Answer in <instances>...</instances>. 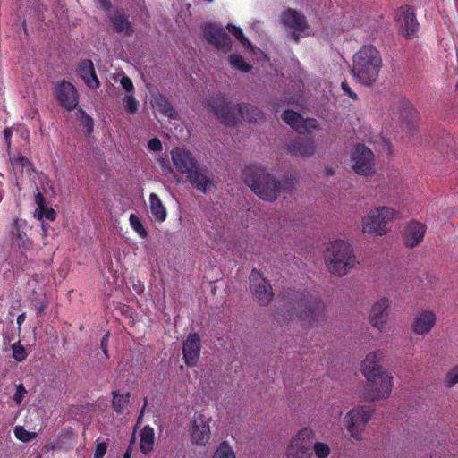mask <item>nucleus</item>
<instances>
[{
    "mask_svg": "<svg viewBox=\"0 0 458 458\" xmlns=\"http://www.w3.org/2000/svg\"><path fill=\"white\" fill-rule=\"evenodd\" d=\"M174 165L177 171L186 175L199 164L196 157L189 150L174 148L171 151Z\"/></svg>",
    "mask_w": 458,
    "mask_h": 458,
    "instance_id": "nucleus-16",
    "label": "nucleus"
},
{
    "mask_svg": "<svg viewBox=\"0 0 458 458\" xmlns=\"http://www.w3.org/2000/svg\"><path fill=\"white\" fill-rule=\"evenodd\" d=\"M107 450V444L106 442H98L96 445L93 458H103Z\"/></svg>",
    "mask_w": 458,
    "mask_h": 458,
    "instance_id": "nucleus-47",
    "label": "nucleus"
},
{
    "mask_svg": "<svg viewBox=\"0 0 458 458\" xmlns=\"http://www.w3.org/2000/svg\"><path fill=\"white\" fill-rule=\"evenodd\" d=\"M49 303L46 298L34 300L33 308L36 311L37 317H42L45 315V310L48 307Z\"/></svg>",
    "mask_w": 458,
    "mask_h": 458,
    "instance_id": "nucleus-41",
    "label": "nucleus"
},
{
    "mask_svg": "<svg viewBox=\"0 0 458 458\" xmlns=\"http://www.w3.org/2000/svg\"><path fill=\"white\" fill-rule=\"evenodd\" d=\"M229 63L233 68L242 72H249L252 69V66L247 64L243 57L238 54L230 55Z\"/></svg>",
    "mask_w": 458,
    "mask_h": 458,
    "instance_id": "nucleus-31",
    "label": "nucleus"
},
{
    "mask_svg": "<svg viewBox=\"0 0 458 458\" xmlns=\"http://www.w3.org/2000/svg\"><path fill=\"white\" fill-rule=\"evenodd\" d=\"M300 33L296 30L290 33L289 38L293 39L295 43H299L300 41Z\"/></svg>",
    "mask_w": 458,
    "mask_h": 458,
    "instance_id": "nucleus-54",
    "label": "nucleus"
},
{
    "mask_svg": "<svg viewBox=\"0 0 458 458\" xmlns=\"http://www.w3.org/2000/svg\"><path fill=\"white\" fill-rule=\"evenodd\" d=\"M155 433L150 426H145L140 431V448L145 454H148L154 445Z\"/></svg>",
    "mask_w": 458,
    "mask_h": 458,
    "instance_id": "nucleus-27",
    "label": "nucleus"
},
{
    "mask_svg": "<svg viewBox=\"0 0 458 458\" xmlns=\"http://www.w3.org/2000/svg\"><path fill=\"white\" fill-rule=\"evenodd\" d=\"M11 350L13 352V358L17 362L24 361L28 357V352L20 341L13 344L11 345Z\"/></svg>",
    "mask_w": 458,
    "mask_h": 458,
    "instance_id": "nucleus-35",
    "label": "nucleus"
},
{
    "mask_svg": "<svg viewBox=\"0 0 458 458\" xmlns=\"http://www.w3.org/2000/svg\"><path fill=\"white\" fill-rule=\"evenodd\" d=\"M26 394L27 390L24 385L22 383H20L16 386V391L14 395L13 396V399L17 404H21Z\"/></svg>",
    "mask_w": 458,
    "mask_h": 458,
    "instance_id": "nucleus-45",
    "label": "nucleus"
},
{
    "mask_svg": "<svg viewBox=\"0 0 458 458\" xmlns=\"http://www.w3.org/2000/svg\"><path fill=\"white\" fill-rule=\"evenodd\" d=\"M205 40L218 51L228 53L232 48V40L223 27L208 23L203 29Z\"/></svg>",
    "mask_w": 458,
    "mask_h": 458,
    "instance_id": "nucleus-12",
    "label": "nucleus"
},
{
    "mask_svg": "<svg viewBox=\"0 0 458 458\" xmlns=\"http://www.w3.org/2000/svg\"><path fill=\"white\" fill-rule=\"evenodd\" d=\"M109 336H110V333L106 332L100 341V348H101V351H102L106 360L109 359V353H108Z\"/></svg>",
    "mask_w": 458,
    "mask_h": 458,
    "instance_id": "nucleus-46",
    "label": "nucleus"
},
{
    "mask_svg": "<svg viewBox=\"0 0 458 458\" xmlns=\"http://www.w3.org/2000/svg\"><path fill=\"white\" fill-rule=\"evenodd\" d=\"M315 437L314 431L310 428L301 429L292 438L286 450L287 458H310L312 454L311 445Z\"/></svg>",
    "mask_w": 458,
    "mask_h": 458,
    "instance_id": "nucleus-8",
    "label": "nucleus"
},
{
    "mask_svg": "<svg viewBox=\"0 0 458 458\" xmlns=\"http://www.w3.org/2000/svg\"><path fill=\"white\" fill-rule=\"evenodd\" d=\"M383 356L380 351L373 352L361 363V371L367 379L363 396L369 402L387 398L392 392L393 377L378 365Z\"/></svg>",
    "mask_w": 458,
    "mask_h": 458,
    "instance_id": "nucleus-1",
    "label": "nucleus"
},
{
    "mask_svg": "<svg viewBox=\"0 0 458 458\" xmlns=\"http://www.w3.org/2000/svg\"><path fill=\"white\" fill-rule=\"evenodd\" d=\"M282 119L294 131L302 133L304 118L299 113L293 110H285L282 114Z\"/></svg>",
    "mask_w": 458,
    "mask_h": 458,
    "instance_id": "nucleus-28",
    "label": "nucleus"
},
{
    "mask_svg": "<svg viewBox=\"0 0 458 458\" xmlns=\"http://www.w3.org/2000/svg\"><path fill=\"white\" fill-rule=\"evenodd\" d=\"M123 106L127 113L133 114L138 111L139 102L133 95H127L123 99Z\"/></svg>",
    "mask_w": 458,
    "mask_h": 458,
    "instance_id": "nucleus-39",
    "label": "nucleus"
},
{
    "mask_svg": "<svg viewBox=\"0 0 458 458\" xmlns=\"http://www.w3.org/2000/svg\"><path fill=\"white\" fill-rule=\"evenodd\" d=\"M212 458H236V456L229 443L223 441L215 451Z\"/></svg>",
    "mask_w": 458,
    "mask_h": 458,
    "instance_id": "nucleus-33",
    "label": "nucleus"
},
{
    "mask_svg": "<svg viewBox=\"0 0 458 458\" xmlns=\"http://www.w3.org/2000/svg\"><path fill=\"white\" fill-rule=\"evenodd\" d=\"M14 435L17 439L24 443L30 442L36 437L35 433L26 430L22 426H16L14 428Z\"/></svg>",
    "mask_w": 458,
    "mask_h": 458,
    "instance_id": "nucleus-37",
    "label": "nucleus"
},
{
    "mask_svg": "<svg viewBox=\"0 0 458 458\" xmlns=\"http://www.w3.org/2000/svg\"><path fill=\"white\" fill-rule=\"evenodd\" d=\"M407 114L411 116V120H415L417 118V114L415 110L412 108L411 104L409 101L403 100L402 101V111H401V119H404V116Z\"/></svg>",
    "mask_w": 458,
    "mask_h": 458,
    "instance_id": "nucleus-42",
    "label": "nucleus"
},
{
    "mask_svg": "<svg viewBox=\"0 0 458 458\" xmlns=\"http://www.w3.org/2000/svg\"><path fill=\"white\" fill-rule=\"evenodd\" d=\"M12 165L14 169H20L21 171L25 170L29 175L34 171L32 162L21 155L13 157L12 159Z\"/></svg>",
    "mask_w": 458,
    "mask_h": 458,
    "instance_id": "nucleus-32",
    "label": "nucleus"
},
{
    "mask_svg": "<svg viewBox=\"0 0 458 458\" xmlns=\"http://www.w3.org/2000/svg\"><path fill=\"white\" fill-rule=\"evenodd\" d=\"M341 89H342V90H343L345 94H347V95H348L352 99L356 100V99L358 98L357 94H356L355 92H353V91L351 89V88H350L349 84H348L346 81H343V82L341 83Z\"/></svg>",
    "mask_w": 458,
    "mask_h": 458,
    "instance_id": "nucleus-51",
    "label": "nucleus"
},
{
    "mask_svg": "<svg viewBox=\"0 0 458 458\" xmlns=\"http://www.w3.org/2000/svg\"><path fill=\"white\" fill-rule=\"evenodd\" d=\"M352 158V169L360 175H369L375 172L374 154L364 144L355 146Z\"/></svg>",
    "mask_w": 458,
    "mask_h": 458,
    "instance_id": "nucleus-10",
    "label": "nucleus"
},
{
    "mask_svg": "<svg viewBox=\"0 0 458 458\" xmlns=\"http://www.w3.org/2000/svg\"><path fill=\"white\" fill-rule=\"evenodd\" d=\"M226 28L229 32L233 37H235L243 46L250 45L249 39L244 36L242 30L240 27L229 23Z\"/></svg>",
    "mask_w": 458,
    "mask_h": 458,
    "instance_id": "nucleus-38",
    "label": "nucleus"
},
{
    "mask_svg": "<svg viewBox=\"0 0 458 458\" xmlns=\"http://www.w3.org/2000/svg\"><path fill=\"white\" fill-rule=\"evenodd\" d=\"M325 260L328 270L339 277L347 275L358 264L352 245L339 239L328 244Z\"/></svg>",
    "mask_w": 458,
    "mask_h": 458,
    "instance_id": "nucleus-6",
    "label": "nucleus"
},
{
    "mask_svg": "<svg viewBox=\"0 0 458 458\" xmlns=\"http://www.w3.org/2000/svg\"><path fill=\"white\" fill-rule=\"evenodd\" d=\"M426 232L425 225L418 222H410L404 230L403 241L406 247L413 248L417 246L424 238Z\"/></svg>",
    "mask_w": 458,
    "mask_h": 458,
    "instance_id": "nucleus-23",
    "label": "nucleus"
},
{
    "mask_svg": "<svg viewBox=\"0 0 458 458\" xmlns=\"http://www.w3.org/2000/svg\"><path fill=\"white\" fill-rule=\"evenodd\" d=\"M149 208L154 219L164 222L167 216V211L160 198L156 193L149 195Z\"/></svg>",
    "mask_w": 458,
    "mask_h": 458,
    "instance_id": "nucleus-26",
    "label": "nucleus"
},
{
    "mask_svg": "<svg viewBox=\"0 0 458 458\" xmlns=\"http://www.w3.org/2000/svg\"><path fill=\"white\" fill-rule=\"evenodd\" d=\"M242 177L244 182L255 194L267 201H275L284 188L280 181L270 174L266 168L259 165H248L242 173Z\"/></svg>",
    "mask_w": 458,
    "mask_h": 458,
    "instance_id": "nucleus-5",
    "label": "nucleus"
},
{
    "mask_svg": "<svg viewBox=\"0 0 458 458\" xmlns=\"http://www.w3.org/2000/svg\"><path fill=\"white\" fill-rule=\"evenodd\" d=\"M458 383V365L454 367L446 374V386L448 388L453 387Z\"/></svg>",
    "mask_w": 458,
    "mask_h": 458,
    "instance_id": "nucleus-44",
    "label": "nucleus"
},
{
    "mask_svg": "<svg viewBox=\"0 0 458 458\" xmlns=\"http://www.w3.org/2000/svg\"><path fill=\"white\" fill-rule=\"evenodd\" d=\"M128 403H129V394H119L114 393L112 406H113L114 411H115L117 413H122Z\"/></svg>",
    "mask_w": 458,
    "mask_h": 458,
    "instance_id": "nucleus-34",
    "label": "nucleus"
},
{
    "mask_svg": "<svg viewBox=\"0 0 458 458\" xmlns=\"http://www.w3.org/2000/svg\"><path fill=\"white\" fill-rule=\"evenodd\" d=\"M318 128V123L317 120L304 119L302 132H305V131L310 132V131H311V130H316Z\"/></svg>",
    "mask_w": 458,
    "mask_h": 458,
    "instance_id": "nucleus-49",
    "label": "nucleus"
},
{
    "mask_svg": "<svg viewBox=\"0 0 458 458\" xmlns=\"http://www.w3.org/2000/svg\"><path fill=\"white\" fill-rule=\"evenodd\" d=\"M120 84L126 92H131L134 89L132 81L126 75L121 78Z\"/></svg>",
    "mask_w": 458,
    "mask_h": 458,
    "instance_id": "nucleus-48",
    "label": "nucleus"
},
{
    "mask_svg": "<svg viewBox=\"0 0 458 458\" xmlns=\"http://www.w3.org/2000/svg\"><path fill=\"white\" fill-rule=\"evenodd\" d=\"M352 60V72L360 83L370 86L378 80L383 61L380 52L375 46H362L354 54Z\"/></svg>",
    "mask_w": 458,
    "mask_h": 458,
    "instance_id": "nucleus-4",
    "label": "nucleus"
},
{
    "mask_svg": "<svg viewBox=\"0 0 458 458\" xmlns=\"http://www.w3.org/2000/svg\"><path fill=\"white\" fill-rule=\"evenodd\" d=\"M121 312L127 317H132V310L129 306H123L121 310Z\"/></svg>",
    "mask_w": 458,
    "mask_h": 458,
    "instance_id": "nucleus-55",
    "label": "nucleus"
},
{
    "mask_svg": "<svg viewBox=\"0 0 458 458\" xmlns=\"http://www.w3.org/2000/svg\"><path fill=\"white\" fill-rule=\"evenodd\" d=\"M436 320V315L431 310H425L418 312L412 323V330L417 335H424L432 329Z\"/></svg>",
    "mask_w": 458,
    "mask_h": 458,
    "instance_id": "nucleus-22",
    "label": "nucleus"
},
{
    "mask_svg": "<svg viewBox=\"0 0 458 458\" xmlns=\"http://www.w3.org/2000/svg\"><path fill=\"white\" fill-rule=\"evenodd\" d=\"M109 21L112 30L116 34L129 38L134 34V28L129 20V16L123 10H116L109 15Z\"/></svg>",
    "mask_w": 458,
    "mask_h": 458,
    "instance_id": "nucleus-19",
    "label": "nucleus"
},
{
    "mask_svg": "<svg viewBox=\"0 0 458 458\" xmlns=\"http://www.w3.org/2000/svg\"><path fill=\"white\" fill-rule=\"evenodd\" d=\"M99 6L105 11H110L112 4L110 0H98Z\"/></svg>",
    "mask_w": 458,
    "mask_h": 458,
    "instance_id": "nucleus-53",
    "label": "nucleus"
},
{
    "mask_svg": "<svg viewBox=\"0 0 458 458\" xmlns=\"http://www.w3.org/2000/svg\"><path fill=\"white\" fill-rule=\"evenodd\" d=\"M208 108L224 124L234 126L240 118L249 123H257L264 119V113L250 104H234L221 94L211 96L207 100Z\"/></svg>",
    "mask_w": 458,
    "mask_h": 458,
    "instance_id": "nucleus-2",
    "label": "nucleus"
},
{
    "mask_svg": "<svg viewBox=\"0 0 458 458\" xmlns=\"http://www.w3.org/2000/svg\"><path fill=\"white\" fill-rule=\"evenodd\" d=\"M201 342L199 334H190L182 344L183 360L187 366H194L200 356Z\"/></svg>",
    "mask_w": 458,
    "mask_h": 458,
    "instance_id": "nucleus-18",
    "label": "nucleus"
},
{
    "mask_svg": "<svg viewBox=\"0 0 458 458\" xmlns=\"http://www.w3.org/2000/svg\"><path fill=\"white\" fill-rule=\"evenodd\" d=\"M130 225L133 228V230L141 237L146 238L148 233L144 228L140 218L135 214H131L129 217Z\"/></svg>",
    "mask_w": 458,
    "mask_h": 458,
    "instance_id": "nucleus-36",
    "label": "nucleus"
},
{
    "mask_svg": "<svg viewBox=\"0 0 458 458\" xmlns=\"http://www.w3.org/2000/svg\"><path fill=\"white\" fill-rule=\"evenodd\" d=\"M156 105L160 114L165 117L170 119H176L178 117V114L174 110L173 105L164 97L160 96L158 98H157Z\"/></svg>",
    "mask_w": 458,
    "mask_h": 458,
    "instance_id": "nucleus-29",
    "label": "nucleus"
},
{
    "mask_svg": "<svg viewBox=\"0 0 458 458\" xmlns=\"http://www.w3.org/2000/svg\"><path fill=\"white\" fill-rule=\"evenodd\" d=\"M186 177L191 185L201 193H207L215 187L213 173L206 165L199 163Z\"/></svg>",
    "mask_w": 458,
    "mask_h": 458,
    "instance_id": "nucleus-14",
    "label": "nucleus"
},
{
    "mask_svg": "<svg viewBox=\"0 0 458 458\" xmlns=\"http://www.w3.org/2000/svg\"><path fill=\"white\" fill-rule=\"evenodd\" d=\"M123 458H131V451H130V448L127 449V451L125 452L124 455H123Z\"/></svg>",
    "mask_w": 458,
    "mask_h": 458,
    "instance_id": "nucleus-58",
    "label": "nucleus"
},
{
    "mask_svg": "<svg viewBox=\"0 0 458 458\" xmlns=\"http://www.w3.org/2000/svg\"><path fill=\"white\" fill-rule=\"evenodd\" d=\"M315 454L318 458H327L330 454L329 446L321 442H316L313 445Z\"/></svg>",
    "mask_w": 458,
    "mask_h": 458,
    "instance_id": "nucleus-40",
    "label": "nucleus"
},
{
    "mask_svg": "<svg viewBox=\"0 0 458 458\" xmlns=\"http://www.w3.org/2000/svg\"><path fill=\"white\" fill-rule=\"evenodd\" d=\"M25 318H26V313H24V312L20 314L17 317V325L19 327L23 324V322L25 321Z\"/></svg>",
    "mask_w": 458,
    "mask_h": 458,
    "instance_id": "nucleus-56",
    "label": "nucleus"
},
{
    "mask_svg": "<svg viewBox=\"0 0 458 458\" xmlns=\"http://www.w3.org/2000/svg\"><path fill=\"white\" fill-rule=\"evenodd\" d=\"M55 97L61 107L72 111L79 104L77 89L70 81L63 80L55 88Z\"/></svg>",
    "mask_w": 458,
    "mask_h": 458,
    "instance_id": "nucleus-13",
    "label": "nucleus"
},
{
    "mask_svg": "<svg viewBox=\"0 0 458 458\" xmlns=\"http://www.w3.org/2000/svg\"><path fill=\"white\" fill-rule=\"evenodd\" d=\"M78 76L91 89L99 88L100 81L96 74L94 64L90 59H83L77 65Z\"/></svg>",
    "mask_w": 458,
    "mask_h": 458,
    "instance_id": "nucleus-21",
    "label": "nucleus"
},
{
    "mask_svg": "<svg viewBox=\"0 0 458 458\" xmlns=\"http://www.w3.org/2000/svg\"><path fill=\"white\" fill-rule=\"evenodd\" d=\"M397 22L400 26L402 34L406 38L413 37L419 30V22L412 6H401L396 13Z\"/></svg>",
    "mask_w": 458,
    "mask_h": 458,
    "instance_id": "nucleus-15",
    "label": "nucleus"
},
{
    "mask_svg": "<svg viewBox=\"0 0 458 458\" xmlns=\"http://www.w3.org/2000/svg\"><path fill=\"white\" fill-rule=\"evenodd\" d=\"M291 306L287 313H283V320L297 318L303 325L313 326L324 319L325 306L316 297L304 291L289 296Z\"/></svg>",
    "mask_w": 458,
    "mask_h": 458,
    "instance_id": "nucleus-3",
    "label": "nucleus"
},
{
    "mask_svg": "<svg viewBox=\"0 0 458 458\" xmlns=\"http://www.w3.org/2000/svg\"><path fill=\"white\" fill-rule=\"evenodd\" d=\"M148 147L152 151H160L162 149L161 140L155 137L148 140Z\"/></svg>",
    "mask_w": 458,
    "mask_h": 458,
    "instance_id": "nucleus-50",
    "label": "nucleus"
},
{
    "mask_svg": "<svg viewBox=\"0 0 458 458\" xmlns=\"http://www.w3.org/2000/svg\"><path fill=\"white\" fill-rule=\"evenodd\" d=\"M250 283L255 301L261 306H267L274 296L269 282L260 272L252 269Z\"/></svg>",
    "mask_w": 458,
    "mask_h": 458,
    "instance_id": "nucleus-11",
    "label": "nucleus"
},
{
    "mask_svg": "<svg viewBox=\"0 0 458 458\" xmlns=\"http://www.w3.org/2000/svg\"><path fill=\"white\" fill-rule=\"evenodd\" d=\"M395 216L396 212L394 208L379 207L362 219V231L365 233L385 235L388 232L387 225Z\"/></svg>",
    "mask_w": 458,
    "mask_h": 458,
    "instance_id": "nucleus-7",
    "label": "nucleus"
},
{
    "mask_svg": "<svg viewBox=\"0 0 458 458\" xmlns=\"http://www.w3.org/2000/svg\"><path fill=\"white\" fill-rule=\"evenodd\" d=\"M76 115L81 123V125L84 129V133L86 135H90L93 132L94 129L93 118L90 115H89L81 107H79L77 109Z\"/></svg>",
    "mask_w": 458,
    "mask_h": 458,
    "instance_id": "nucleus-30",
    "label": "nucleus"
},
{
    "mask_svg": "<svg viewBox=\"0 0 458 458\" xmlns=\"http://www.w3.org/2000/svg\"><path fill=\"white\" fill-rule=\"evenodd\" d=\"M210 439L209 421L204 415L195 416L192 420L191 440L193 444L205 446Z\"/></svg>",
    "mask_w": 458,
    "mask_h": 458,
    "instance_id": "nucleus-17",
    "label": "nucleus"
},
{
    "mask_svg": "<svg viewBox=\"0 0 458 458\" xmlns=\"http://www.w3.org/2000/svg\"><path fill=\"white\" fill-rule=\"evenodd\" d=\"M288 148L294 156L310 157L315 151V145L311 139L300 138L292 141Z\"/></svg>",
    "mask_w": 458,
    "mask_h": 458,
    "instance_id": "nucleus-25",
    "label": "nucleus"
},
{
    "mask_svg": "<svg viewBox=\"0 0 458 458\" xmlns=\"http://www.w3.org/2000/svg\"><path fill=\"white\" fill-rule=\"evenodd\" d=\"M373 411L369 407L360 406L351 410L344 418L345 427L351 437L356 440L361 438V433L369 421Z\"/></svg>",
    "mask_w": 458,
    "mask_h": 458,
    "instance_id": "nucleus-9",
    "label": "nucleus"
},
{
    "mask_svg": "<svg viewBox=\"0 0 458 458\" xmlns=\"http://www.w3.org/2000/svg\"><path fill=\"white\" fill-rule=\"evenodd\" d=\"M402 120H403V121H404V120H408V123H411V121H412V120L411 119V116H410V115H408V116H407V114L404 116V119H402Z\"/></svg>",
    "mask_w": 458,
    "mask_h": 458,
    "instance_id": "nucleus-59",
    "label": "nucleus"
},
{
    "mask_svg": "<svg viewBox=\"0 0 458 458\" xmlns=\"http://www.w3.org/2000/svg\"><path fill=\"white\" fill-rule=\"evenodd\" d=\"M280 21L298 32H304L308 29V22L305 15L292 8L285 10L280 17Z\"/></svg>",
    "mask_w": 458,
    "mask_h": 458,
    "instance_id": "nucleus-20",
    "label": "nucleus"
},
{
    "mask_svg": "<svg viewBox=\"0 0 458 458\" xmlns=\"http://www.w3.org/2000/svg\"><path fill=\"white\" fill-rule=\"evenodd\" d=\"M35 202L38 206V208L45 206V198L43 194L38 191L37 194L35 195Z\"/></svg>",
    "mask_w": 458,
    "mask_h": 458,
    "instance_id": "nucleus-52",
    "label": "nucleus"
},
{
    "mask_svg": "<svg viewBox=\"0 0 458 458\" xmlns=\"http://www.w3.org/2000/svg\"><path fill=\"white\" fill-rule=\"evenodd\" d=\"M55 211L52 208H47L46 206L38 208V218H45L49 221L55 219Z\"/></svg>",
    "mask_w": 458,
    "mask_h": 458,
    "instance_id": "nucleus-43",
    "label": "nucleus"
},
{
    "mask_svg": "<svg viewBox=\"0 0 458 458\" xmlns=\"http://www.w3.org/2000/svg\"><path fill=\"white\" fill-rule=\"evenodd\" d=\"M4 136L6 141L10 140L12 137V131L10 129L6 128L4 130Z\"/></svg>",
    "mask_w": 458,
    "mask_h": 458,
    "instance_id": "nucleus-57",
    "label": "nucleus"
},
{
    "mask_svg": "<svg viewBox=\"0 0 458 458\" xmlns=\"http://www.w3.org/2000/svg\"><path fill=\"white\" fill-rule=\"evenodd\" d=\"M389 305V300L382 298L372 306L369 314V321L373 327L381 328V327L385 325L388 317L387 310Z\"/></svg>",
    "mask_w": 458,
    "mask_h": 458,
    "instance_id": "nucleus-24",
    "label": "nucleus"
}]
</instances>
